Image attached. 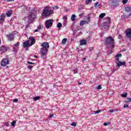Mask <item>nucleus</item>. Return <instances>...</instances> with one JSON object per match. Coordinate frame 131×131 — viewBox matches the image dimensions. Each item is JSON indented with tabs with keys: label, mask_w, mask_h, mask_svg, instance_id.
<instances>
[{
	"label": "nucleus",
	"mask_w": 131,
	"mask_h": 131,
	"mask_svg": "<svg viewBox=\"0 0 131 131\" xmlns=\"http://www.w3.org/2000/svg\"><path fill=\"white\" fill-rule=\"evenodd\" d=\"M89 51H94V48L93 47L89 48Z\"/></svg>",
	"instance_id": "42"
},
{
	"label": "nucleus",
	"mask_w": 131,
	"mask_h": 131,
	"mask_svg": "<svg viewBox=\"0 0 131 131\" xmlns=\"http://www.w3.org/2000/svg\"><path fill=\"white\" fill-rule=\"evenodd\" d=\"M122 97H123V98H126V96H127V93H124L123 94H122Z\"/></svg>",
	"instance_id": "28"
},
{
	"label": "nucleus",
	"mask_w": 131,
	"mask_h": 131,
	"mask_svg": "<svg viewBox=\"0 0 131 131\" xmlns=\"http://www.w3.org/2000/svg\"><path fill=\"white\" fill-rule=\"evenodd\" d=\"M37 13V11L35 9H33L32 10H31V12H30L29 15V20L28 21V24H31L32 23V21L36 18V14Z\"/></svg>",
	"instance_id": "3"
},
{
	"label": "nucleus",
	"mask_w": 131,
	"mask_h": 131,
	"mask_svg": "<svg viewBox=\"0 0 131 131\" xmlns=\"http://www.w3.org/2000/svg\"><path fill=\"white\" fill-rule=\"evenodd\" d=\"M6 37H7L9 41H14V40H15V36H14V33L7 34Z\"/></svg>",
	"instance_id": "6"
},
{
	"label": "nucleus",
	"mask_w": 131,
	"mask_h": 131,
	"mask_svg": "<svg viewBox=\"0 0 131 131\" xmlns=\"http://www.w3.org/2000/svg\"><path fill=\"white\" fill-rule=\"evenodd\" d=\"M12 13L13 11L12 10H9L7 11V13H6V15L7 17H11V15H12Z\"/></svg>",
	"instance_id": "16"
},
{
	"label": "nucleus",
	"mask_w": 131,
	"mask_h": 131,
	"mask_svg": "<svg viewBox=\"0 0 131 131\" xmlns=\"http://www.w3.org/2000/svg\"><path fill=\"white\" fill-rule=\"evenodd\" d=\"M126 36L128 38H131V29H128L125 31Z\"/></svg>",
	"instance_id": "8"
},
{
	"label": "nucleus",
	"mask_w": 131,
	"mask_h": 131,
	"mask_svg": "<svg viewBox=\"0 0 131 131\" xmlns=\"http://www.w3.org/2000/svg\"><path fill=\"white\" fill-rule=\"evenodd\" d=\"M19 42L16 43V44L14 45V47H19Z\"/></svg>",
	"instance_id": "41"
},
{
	"label": "nucleus",
	"mask_w": 131,
	"mask_h": 131,
	"mask_svg": "<svg viewBox=\"0 0 131 131\" xmlns=\"http://www.w3.org/2000/svg\"><path fill=\"white\" fill-rule=\"evenodd\" d=\"M106 16V13H101L99 15V18H104Z\"/></svg>",
	"instance_id": "21"
},
{
	"label": "nucleus",
	"mask_w": 131,
	"mask_h": 131,
	"mask_svg": "<svg viewBox=\"0 0 131 131\" xmlns=\"http://www.w3.org/2000/svg\"><path fill=\"white\" fill-rule=\"evenodd\" d=\"M115 40L113 39V38L111 36L107 37L105 38V46H108V45H111V47L114 49V47L115 45H114L115 43Z\"/></svg>",
	"instance_id": "4"
},
{
	"label": "nucleus",
	"mask_w": 131,
	"mask_h": 131,
	"mask_svg": "<svg viewBox=\"0 0 131 131\" xmlns=\"http://www.w3.org/2000/svg\"><path fill=\"white\" fill-rule=\"evenodd\" d=\"M53 23H54V20L52 19H48L45 22V27L47 29L51 28L53 26Z\"/></svg>",
	"instance_id": "5"
},
{
	"label": "nucleus",
	"mask_w": 131,
	"mask_h": 131,
	"mask_svg": "<svg viewBox=\"0 0 131 131\" xmlns=\"http://www.w3.org/2000/svg\"><path fill=\"white\" fill-rule=\"evenodd\" d=\"M85 60H86V58H83V61H85Z\"/></svg>",
	"instance_id": "54"
},
{
	"label": "nucleus",
	"mask_w": 131,
	"mask_h": 131,
	"mask_svg": "<svg viewBox=\"0 0 131 131\" xmlns=\"http://www.w3.org/2000/svg\"><path fill=\"white\" fill-rule=\"evenodd\" d=\"M125 103H129V102H131V98H127L125 100Z\"/></svg>",
	"instance_id": "23"
},
{
	"label": "nucleus",
	"mask_w": 131,
	"mask_h": 131,
	"mask_svg": "<svg viewBox=\"0 0 131 131\" xmlns=\"http://www.w3.org/2000/svg\"><path fill=\"white\" fill-rule=\"evenodd\" d=\"M119 36L120 37H122L121 35H119Z\"/></svg>",
	"instance_id": "58"
},
{
	"label": "nucleus",
	"mask_w": 131,
	"mask_h": 131,
	"mask_svg": "<svg viewBox=\"0 0 131 131\" xmlns=\"http://www.w3.org/2000/svg\"><path fill=\"white\" fill-rule=\"evenodd\" d=\"M101 112H102L101 110H98L95 113V114H98V113H101Z\"/></svg>",
	"instance_id": "36"
},
{
	"label": "nucleus",
	"mask_w": 131,
	"mask_h": 131,
	"mask_svg": "<svg viewBox=\"0 0 131 131\" xmlns=\"http://www.w3.org/2000/svg\"><path fill=\"white\" fill-rule=\"evenodd\" d=\"M78 84H81V82H78Z\"/></svg>",
	"instance_id": "56"
},
{
	"label": "nucleus",
	"mask_w": 131,
	"mask_h": 131,
	"mask_svg": "<svg viewBox=\"0 0 131 131\" xmlns=\"http://www.w3.org/2000/svg\"><path fill=\"white\" fill-rule=\"evenodd\" d=\"M63 19H65L66 20H67V16H64L63 17Z\"/></svg>",
	"instance_id": "51"
},
{
	"label": "nucleus",
	"mask_w": 131,
	"mask_h": 131,
	"mask_svg": "<svg viewBox=\"0 0 131 131\" xmlns=\"http://www.w3.org/2000/svg\"><path fill=\"white\" fill-rule=\"evenodd\" d=\"M71 125H72V126H76V123L73 122L71 124Z\"/></svg>",
	"instance_id": "33"
},
{
	"label": "nucleus",
	"mask_w": 131,
	"mask_h": 131,
	"mask_svg": "<svg viewBox=\"0 0 131 131\" xmlns=\"http://www.w3.org/2000/svg\"><path fill=\"white\" fill-rule=\"evenodd\" d=\"M92 1L93 0H86L85 4L86 5H89V4H92Z\"/></svg>",
	"instance_id": "22"
},
{
	"label": "nucleus",
	"mask_w": 131,
	"mask_h": 131,
	"mask_svg": "<svg viewBox=\"0 0 131 131\" xmlns=\"http://www.w3.org/2000/svg\"><path fill=\"white\" fill-rule=\"evenodd\" d=\"M103 125H104V126H106V125H108V124L107 123H104Z\"/></svg>",
	"instance_id": "50"
},
{
	"label": "nucleus",
	"mask_w": 131,
	"mask_h": 131,
	"mask_svg": "<svg viewBox=\"0 0 131 131\" xmlns=\"http://www.w3.org/2000/svg\"><path fill=\"white\" fill-rule=\"evenodd\" d=\"M67 41V38H63L61 42L62 45H66Z\"/></svg>",
	"instance_id": "18"
},
{
	"label": "nucleus",
	"mask_w": 131,
	"mask_h": 131,
	"mask_svg": "<svg viewBox=\"0 0 131 131\" xmlns=\"http://www.w3.org/2000/svg\"><path fill=\"white\" fill-rule=\"evenodd\" d=\"M34 58H38V57H37V56L35 55V56H34Z\"/></svg>",
	"instance_id": "55"
},
{
	"label": "nucleus",
	"mask_w": 131,
	"mask_h": 131,
	"mask_svg": "<svg viewBox=\"0 0 131 131\" xmlns=\"http://www.w3.org/2000/svg\"><path fill=\"white\" fill-rule=\"evenodd\" d=\"M4 21H5V18L3 17H1L0 18V24H2V23H4Z\"/></svg>",
	"instance_id": "26"
},
{
	"label": "nucleus",
	"mask_w": 131,
	"mask_h": 131,
	"mask_svg": "<svg viewBox=\"0 0 131 131\" xmlns=\"http://www.w3.org/2000/svg\"><path fill=\"white\" fill-rule=\"evenodd\" d=\"M50 6H47L44 7L41 13L42 17L44 18H49L51 15L54 14V10L50 9Z\"/></svg>",
	"instance_id": "1"
},
{
	"label": "nucleus",
	"mask_w": 131,
	"mask_h": 131,
	"mask_svg": "<svg viewBox=\"0 0 131 131\" xmlns=\"http://www.w3.org/2000/svg\"><path fill=\"white\" fill-rule=\"evenodd\" d=\"M115 59H116V60H117V62H120V61L119 60V57H115Z\"/></svg>",
	"instance_id": "49"
},
{
	"label": "nucleus",
	"mask_w": 131,
	"mask_h": 131,
	"mask_svg": "<svg viewBox=\"0 0 131 131\" xmlns=\"http://www.w3.org/2000/svg\"><path fill=\"white\" fill-rule=\"evenodd\" d=\"M131 9L129 7H126L125 8V11L127 13H129L130 12Z\"/></svg>",
	"instance_id": "17"
},
{
	"label": "nucleus",
	"mask_w": 131,
	"mask_h": 131,
	"mask_svg": "<svg viewBox=\"0 0 131 131\" xmlns=\"http://www.w3.org/2000/svg\"><path fill=\"white\" fill-rule=\"evenodd\" d=\"M122 2L124 5H125L127 3V0H123Z\"/></svg>",
	"instance_id": "37"
},
{
	"label": "nucleus",
	"mask_w": 131,
	"mask_h": 131,
	"mask_svg": "<svg viewBox=\"0 0 131 131\" xmlns=\"http://www.w3.org/2000/svg\"><path fill=\"white\" fill-rule=\"evenodd\" d=\"M4 125H5V126H9L10 125V124H9V122H7L4 123Z\"/></svg>",
	"instance_id": "32"
},
{
	"label": "nucleus",
	"mask_w": 131,
	"mask_h": 131,
	"mask_svg": "<svg viewBox=\"0 0 131 131\" xmlns=\"http://www.w3.org/2000/svg\"><path fill=\"white\" fill-rule=\"evenodd\" d=\"M30 40H31V43H30V47H32V46H33V45H34V43H35L36 41V40H35V38H34L33 37H30Z\"/></svg>",
	"instance_id": "11"
},
{
	"label": "nucleus",
	"mask_w": 131,
	"mask_h": 131,
	"mask_svg": "<svg viewBox=\"0 0 131 131\" xmlns=\"http://www.w3.org/2000/svg\"><path fill=\"white\" fill-rule=\"evenodd\" d=\"M57 27H58V28H61V27H62V24L59 23L57 25Z\"/></svg>",
	"instance_id": "29"
},
{
	"label": "nucleus",
	"mask_w": 131,
	"mask_h": 131,
	"mask_svg": "<svg viewBox=\"0 0 131 131\" xmlns=\"http://www.w3.org/2000/svg\"><path fill=\"white\" fill-rule=\"evenodd\" d=\"M28 68H29V69H30V70H31L32 69V66L29 65L28 67Z\"/></svg>",
	"instance_id": "43"
},
{
	"label": "nucleus",
	"mask_w": 131,
	"mask_h": 131,
	"mask_svg": "<svg viewBox=\"0 0 131 131\" xmlns=\"http://www.w3.org/2000/svg\"><path fill=\"white\" fill-rule=\"evenodd\" d=\"M8 50H9V48L5 47V46H2L0 48L1 52H2L3 53H5Z\"/></svg>",
	"instance_id": "10"
},
{
	"label": "nucleus",
	"mask_w": 131,
	"mask_h": 131,
	"mask_svg": "<svg viewBox=\"0 0 131 131\" xmlns=\"http://www.w3.org/2000/svg\"><path fill=\"white\" fill-rule=\"evenodd\" d=\"M15 0H4L5 2H7V3H9L10 2H14Z\"/></svg>",
	"instance_id": "40"
},
{
	"label": "nucleus",
	"mask_w": 131,
	"mask_h": 131,
	"mask_svg": "<svg viewBox=\"0 0 131 131\" xmlns=\"http://www.w3.org/2000/svg\"><path fill=\"white\" fill-rule=\"evenodd\" d=\"M1 43H2V40H1V39H0V45H1Z\"/></svg>",
	"instance_id": "59"
},
{
	"label": "nucleus",
	"mask_w": 131,
	"mask_h": 131,
	"mask_svg": "<svg viewBox=\"0 0 131 131\" xmlns=\"http://www.w3.org/2000/svg\"><path fill=\"white\" fill-rule=\"evenodd\" d=\"M108 112L110 113H113V112H114V111L113 110H110Z\"/></svg>",
	"instance_id": "48"
},
{
	"label": "nucleus",
	"mask_w": 131,
	"mask_h": 131,
	"mask_svg": "<svg viewBox=\"0 0 131 131\" xmlns=\"http://www.w3.org/2000/svg\"><path fill=\"white\" fill-rule=\"evenodd\" d=\"M116 57H117V58H121L122 57V54H118L116 55L115 56Z\"/></svg>",
	"instance_id": "25"
},
{
	"label": "nucleus",
	"mask_w": 131,
	"mask_h": 131,
	"mask_svg": "<svg viewBox=\"0 0 131 131\" xmlns=\"http://www.w3.org/2000/svg\"><path fill=\"white\" fill-rule=\"evenodd\" d=\"M1 18H3L5 19V18H6V14H2L1 15Z\"/></svg>",
	"instance_id": "31"
},
{
	"label": "nucleus",
	"mask_w": 131,
	"mask_h": 131,
	"mask_svg": "<svg viewBox=\"0 0 131 131\" xmlns=\"http://www.w3.org/2000/svg\"><path fill=\"white\" fill-rule=\"evenodd\" d=\"M106 24H107V23H104L103 24V26H106Z\"/></svg>",
	"instance_id": "52"
},
{
	"label": "nucleus",
	"mask_w": 131,
	"mask_h": 131,
	"mask_svg": "<svg viewBox=\"0 0 131 131\" xmlns=\"http://www.w3.org/2000/svg\"><path fill=\"white\" fill-rule=\"evenodd\" d=\"M113 6L114 7H116L117 6H118L117 4H118V1L117 0H113L112 1Z\"/></svg>",
	"instance_id": "14"
},
{
	"label": "nucleus",
	"mask_w": 131,
	"mask_h": 131,
	"mask_svg": "<svg viewBox=\"0 0 131 131\" xmlns=\"http://www.w3.org/2000/svg\"><path fill=\"white\" fill-rule=\"evenodd\" d=\"M76 17V16L75 14L72 15V16H71L72 21H75Z\"/></svg>",
	"instance_id": "19"
},
{
	"label": "nucleus",
	"mask_w": 131,
	"mask_h": 131,
	"mask_svg": "<svg viewBox=\"0 0 131 131\" xmlns=\"http://www.w3.org/2000/svg\"><path fill=\"white\" fill-rule=\"evenodd\" d=\"M129 16H131V12H130V13L129 14L128 16L129 17Z\"/></svg>",
	"instance_id": "57"
},
{
	"label": "nucleus",
	"mask_w": 131,
	"mask_h": 131,
	"mask_svg": "<svg viewBox=\"0 0 131 131\" xmlns=\"http://www.w3.org/2000/svg\"><path fill=\"white\" fill-rule=\"evenodd\" d=\"M13 102H14L15 103H17V102H18V99L15 98L13 100Z\"/></svg>",
	"instance_id": "45"
},
{
	"label": "nucleus",
	"mask_w": 131,
	"mask_h": 131,
	"mask_svg": "<svg viewBox=\"0 0 131 131\" xmlns=\"http://www.w3.org/2000/svg\"><path fill=\"white\" fill-rule=\"evenodd\" d=\"M117 64L118 67H120L121 66H123L125 65V62L119 61V62H117Z\"/></svg>",
	"instance_id": "13"
},
{
	"label": "nucleus",
	"mask_w": 131,
	"mask_h": 131,
	"mask_svg": "<svg viewBox=\"0 0 131 131\" xmlns=\"http://www.w3.org/2000/svg\"><path fill=\"white\" fill-rule=\"evenodd\" d=\"M34 32H38V30L37 29L35 30Z\"/></svg>",
	"instance_id": "53"
},
{
	"label": "nucleus",
	"mask_w": 131,
	"mask_h": 131,
	"mask_svg": "<svg viewBox=\"0 0 131 131\" xmlns=\"http://www.w3.org/2000/svg\"><path fill=\"white\" fill-rule=\"evenodd\" d=\"M40 47H42V48L40 49L41 57L47 56L49 51L48 49L50 48V45H49V43L48 42H44L41 44Z\"/></svg>",
	"instance_id": "2"
},
{
	"label": "nucleus",
	"mask_w": 131,
	"mask_h": 131,
	"mask_svg": "<svg viewBox=\"0 0 131 131\" xmlns=\"http://www.w3.org/2000/svg\"><path fill=\"white\" fill-rule=\"evenodd\" d=\"M80 46L86 45L88 43V41L85 39L80 40Z\"/></svg>",
	"instance_id": "12"
},
{
	"label": "nucleus",
	"mask_w": 131,
	"mask_h": 131,
	"mask_svg": "<svg viewBox=\"0 0 131 131\" xmlns=\"http://www.w3.org/2000/svg\"><path fill=\"white\" fill-rule=\"evenodd\" d=\"M10 64V61H9V59L4 58L1 61V66H3L4 67L7 66V65H9Z\"/></svg>",
	"instance_id": "7"
},
{
	"label": "nucleus",
	"mask_w": 131,
	"mask_h": 131,
	"mask_svg": "<svg viewBox=\"0 0 131 131\" xmlns=\"http://www.w3.org/2000/svg\"><path fill=\"white\" fill-rule=\"evenodd\" d=\"M95 8H99L101 6L100 4H99V2H97L94 4Z\"/></svg>",
	"instance_id": "20"
},
{
	"label": "nucleus",
	"mask_w": 131,
	"mask_h": 131,
	"mask_svg": "<svg viewBox=\"0 0 131 131\" xmlns=\"http://www.w3.org/2000/svg\"><path fill=\"white\" fill-rule=\"evenodd\" d=\"M38 29H42V28H43V26L41 25H40L38 26L37 27Z\"/></svg>",
	"instance_id": "27"
},
{
	"label": "nucleus",
	"mask_w": 131,
	"mask_h": 131,
	"mask_svg": "<svg viewBox=\"0 0 131 131\" xmlns=\"http://www.w3.org/2000/svg\"><path fill=\"white\" fill-rule=\"evenodd\" d=\"M29 40H27V41H25L24 42H23V48H24V49H26V48L30 47V44L29 43Z\"/></svg>",
	"instance_id": "9"
},
{
	"label": "nucleus",
	"mask_w": 131,
	"mask_h": 131,
	"mask_svg": "<svg viewBox=\"0 0 131 131\" xmlns=\"http://www.w3.org/2000/svg\"><path fill=\"white\" fill-rule=\"evenodd\" d=\"M123 107L124 108H129V106H128V104H124Z\"/></svg>",
	"instance_id": "35"
},
{
	"label": "nucleus",
	"mask_w": 131,
	"mask_h": 131,
	"mask_svg": "<svg viewBox=\"0 0 131 131\" xmlns=\"http://www.w3.org/2000/svg\"><path fill=\"white\" fill-rule=\"evenodd\" d=\"M28 64H31V65H34V63L30 61H28Z\"/></svg>",
	"instance_id": "38"
},
{
	"label": "nucleus",
	"mask_w": 131,
	"mask_h": 131,
	"mask_svg": "<svg viewBox=\"0 0 131 131\" xmlns=\"http://www.w3.org/2000/svg\"><path fill=\"white\" fill-rule=\"evenodd\" d=\"M53 117H54V115L53 114L50 115L49 116V118H53Z\"/></svg>",
	"instance_id": "46"
},
{
	"label": "nucleus",
	"mask_w": 131,
	"mask_h": 131,
	"mask_svg": "<svg viewBox=\"0 0 131 131\" xmlns=\"http://www.w3.org/2000/svg\"><path fill=\"white\" fill-rule=\"evenodd\" d=\"M94 1H96V0H93Z\"/></svg>",
	"instance_id": "60"
},
{
	"label": "nucleus",
	"mask_w": 131,
	"mask_h": 131,
	"mask_svg": "<svg viewBox=\"0 0 131 131\" xmlns=\"http://www.w3.org/2000/svg\"><path fill=\"white\" fill-rule=\"evenodd\" d=\"M84 14V12H83L82 13L79 14V17H81V16H83Z\"/></svg>",
	"instance_id": "47"
},
{
	"label": "nucleus",
	"mask_w": 131,
	"mask_h": 131,
	"mask_svg": "<svg viewBox=\"0 0 131 131\" xmlns=\"http://www.w3.org/2000/svg\"><path fill=\"white\" fill-rule=\"evenodd\" d=\"M39 99H40V96H37L33 98L34 101H37V100H39Z\"/></svg>",
	"instance_id": "24"
},
{
	"label": "nucleus",
	"mask_w": 131,
	"mask_h": 131,
	"mask_svg": "<svg viewBox=\"0 0 131 131\" xmlns=\"http://www.w3.org/2000/svg\"><path fill=\"white\" fill-rule=\"evenodd\" d=\"M89 23L86 20H81L80 23V26H83L84 24H88Z\"/></svg>",
	"instance_id": "15"
},
{
	"label": "nucleus",
	"mask_w": 131,
	"mask_h": 131,
	"mask_svg": "<svg viewBox=\"0 0 131 131\" xmlns=\"http://www.w3.org/2000/svg\"><path fill=\"white\" fill-rule=\"evenodd\" d=\"M53 10H57L59 9V7L58 6H55V7H52Z\"/></svg>",
	"instance_id": "34"
},
{
	"label": "nucleus",
	"mask_w": 131,
	"mask_h": 131,
	"mask_svg": "<svg viewBox=\"0 0 131 131\" xmlns=\"http://www.w3.org/2000/svg\"><path fill=\"white\" fill-rule=\"evenodd\" d=\"M16 124V121H13L11 123V125L12 126H15V125Z\"/></svg>",
	"instance_id": "30"
},
{
	"label": "nucleus",
	"mask_w": 131,
	"mask_h": 131,
	"mask_svg": "<svg viewBox=\"0 0 131 131\" xmlns=\"http://www.w3.org/2000/svg\"><path fill=\"white\" fill-rule=\"evenodd\" d=\"M97 90H102V86H101V85H98Z\"/></svg>",
	"instance_id": "39"
},
{
	"label": "nucleus",
	"mask_w": 131,
	"mask_h": 131,
	"mask_svg": "<svg viewBox=\"0 0 131 131\" xmlns=\"http://www.w3.org/2000/svg\"><path fill=\"white\" fill-rule=\"evenodd\" d=\"M77 69H75L74 70V74H76V73H77Z\"/></svg>",
	"instance_id": "44"
}]
</instances>
